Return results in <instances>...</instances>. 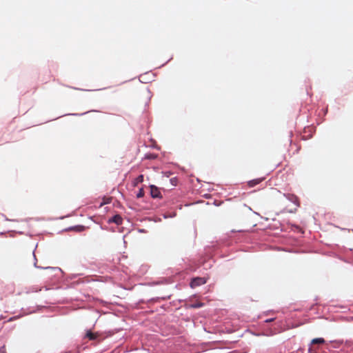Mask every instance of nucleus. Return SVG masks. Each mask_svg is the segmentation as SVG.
Wrapping results in <instances>:
<instances>
[{
    "label": "nucleus",
    "instance_id": "5",
    "mask_svg": "<svg viewBox=\"0 0 353 353\" xmlns=\"http://www.w3.org/2000/svg\"><path fill=\"white\" fill-rule=\"evenodd\" d=\"M263 180V178L253 179V180L248 181V185L249 187H251V188L254 187L255 185L259 184Z\"/></svg>",
    "mask_w": 353,
    "mask_h": 353
},
{
    "label": "nucleus",
    "instance_id": "9",
    "mask_svg": "<svg viewBox=\"0 0 353 353\" xmlns=\"http://www.w3.org/2000/svg\"><path fill=\"white\" fill-rule=\"evenodd\" d=\"M143 181V175L141 174L138 176L134 180V185H137L139 183H142Z\"/></svg>",
    "mask_w": 353,
    "mask_h": 353
},
{
    "label": "nucleus",
    "instance_id": "14",
    "mask_svg": "<svg viewBox=\"0 0 353 353\" xmlns=\"http://www.w3.org/2000/svg\"><path fill=\"white\" fill-rule=\"evenodd\" d=\"M308 352H309V353H314V350H313V348L312 347H309Z\"/></svg>",
    "mask_w": 353,
    "mask_h": 353
},
{
    "label": "nucleus",
    "instance_id": "3",
    "mask_svg": "<svg viewBox=\"0 0 353 353\" xmlns=\"http://www.w3.org/2000/svg\"><path fill=\"white\" fill-rule=\"evenodd\" d=\"M109 222L114 223L117 225H121L123 219L119 214H116L111 219H110Z\"/></svg>",
    "mask_w": 353,
    "mask_h": 353
},
{
    "label": "nucleus",
    "instance_id": "11",
    "mask_svg": "<svg viewBox=\"0 0 353 353\" xmlns=\"http://www.w3.org/2000/svg\"><path fill=\"white\" fill-rule=\"evenodd\" d=\"M203 305V304L202 303H194V304H192L191 305L192 307H194V308H199V307H201Z\"/></svg>",
    "mask_w": 353,
    "mask_h": 353
},
{
    "label": "nucleus",
    "instance_id": "13",
    "mask_svg": "<svg viewBox=\"0 0 353 353\" xmlns=\"http://www.w3.org/2000/svg\"><path fill=\"white\" fill-rule=\"evenodd\" d=\"M0 353H6L5 347H2L0 348Z\"/></svg>",
    "mask_w": 353,
    "mask_h": 353
},
{
    "label": "nucleus",
    "instance_id": "10",
    "mask_svg": "<svg viewBox=\"0 0 353 353\" xmlns=\"http://www.w3.org/2000/svg\"><path fill=\"white\" fill-rule=\"evenodd\" d=\"M144 196V191L143 189H140L139 192L137 194V198H141Z\"/></svg>",
    "mask_w": 353,
    "mask_h": 353
},
{
    "label": "nucleus",
    "instance_id": "6",
    "mask_svg": "<svg viewBox=\"0 0 353 353\" xmlns=\"http://www.w3.org/2000/svg\"><path fill=\"white\" fill-rule=\"evenodd\" d=\"M286 197L290 200L292 202H293L296 205L299 206V199L296 196L294 195V194H288L286 196Z\"/></svg>",
    "mask_w": 353,
    "mask_h": 353
},
{
    "label": "nucleus",
    "instance_id": "8",
    "mask_svg": "<svg viewBox=\"0 0 353 353\" xmlns=\"http://www.w3.org/2000/svg\"><path fill=\"white\" fill-rule=\"evenodd\" d=\"M84 229H85V227L83 225H78V226L70 228V230H74L77 232H82L84 230Z\"/></svg>",
    "mask_w": 353,
    "mask_h": 353
},
{
    "label": "nucleus",
    "instance_id": "4",
    "mask_svg": "<svg viewBox=\"0 0 353 353\" xmlns=\"http://www.w3.org/2000/svg\"><path fill=\"white\" fill-rule=\"evenodd\" d=\"M325 343V341L323 338H316L313 339L311 341V345H322Z\"/></svg>",
    "mask_w": 353,
    "mask_h": 353
},
{
    "label": "nucleus",
    "instance_id": "15",
    "mask_svg": "<svg viewBox=\"0 0 353 353\" xmlns=\"http://www.w3.org/2000/svg\"><path fill=\"white\" fill-rule=\"evenodd\" d=\"M273 321V319H268V320H266V321H265V322H271V321Z\"/></svg>",
    "mask_w": 353,
    "mask_h": 353
},
{
    "label": "nucleus",
    "instance_id": "7",
    "mask_svg": "<svg viewBox=\"0 0 353 353\" xmlns=\"http://www.w3.org/2000/svg\"><path fill=\"white\" fill-rule=\"evenodd\" d=\"M85 336L88 338L90 340H94L97 339V334L93 333L91 331H88L86 332Z\"/></svg>",
    "mask_w": 353,
    "mask_h": 353
},
{
    "label": "nucleus",
    "instance_id": "12",
    "mask_svg": "<svg viewBox=\"0 0 353 353\" xmlns=\"http://www.w3.org/2000/svg\"><path fill=\"white\" fill-rule=\"evenodd\" d=\"M111 200H112V198H110V197H109L108 199H104V201H103V202L102 203L101 205L110 203L111 202Z\"/></svg>",
    "mask_w": 353,
    "mask_h": 353
},
{
    "label": "nucleus",
    "instance_id": "2",
    "mask_svg": "<svg viewBox=\"0 0 353 353\" xmlns=\"http://www.w3.org/2000/svg\"><path fill=\"white\" fill-rule=\"evenodd\" d=\"M150 194L152 198H160L161 197V192L159 189L154 185H150Z\"/></svg>",
    "mask_w": 353,
    "mask_h": 353
},
{
    "label": "nucleus",
    "instance_id": "1",
    "mask_svg": "<svg viewBox=\"0 0 353 353\" xmlns=\"http://www.w3.org/2000/svg\"><path fill=\"white\" fill-rule=\"evenodd\" d=\"M206 283V280L204 278L202 277H196L192 280L190 282V286L191 288H195L199 285H201L203 284H205Z\"/></svg>",
    "mask_w": 353,
    "mask_h": 353
}]
</instances>
